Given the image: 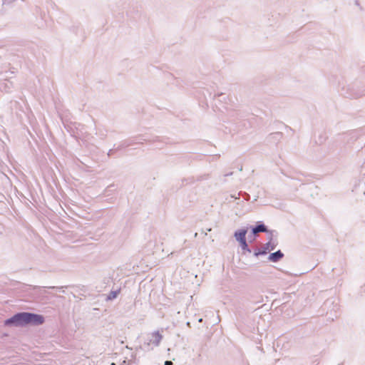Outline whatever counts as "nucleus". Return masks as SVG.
<instances>
[{
    "label": "nucleus",
    "mask_w": 365,
    "mask_h": 365,
    "mask_svg": "<svg viewBox=\"0 0 365 365\" xmlns=\"http://www.w3.org/2000/svg\"><path fill=\"white\" fill-rule=\"evenodd\" d=\"M260 232H267V228L264 225H259L252 229V232L257 234Z\"/></svg>",
    "instance_id": "4"
},
{
    "label": "nucleus",
    "mask_w": 365,
    "mask_h": 365,
    "mask_svg": "<svg viewBox=\"0 0 365 365\" xmlns=\"http://www.w3.org/2000/svg\"><path fill=\"white\" fill-rule=\"evenodd\" d=\"M110 365H115V363H112Z\"/></svg>",
    "instance_id": "9"
},
{
    "label": "nucleus",
    "mask_w": 365,
    "mask_h": 365,
    "mask_svg": "<svg viewBox=\"0 0 365 365\" xmlns=\"http://www.w3.org/2000/svg\"><path fill=\"white\" fill-rule=\"evenodd\" d=\"M240 244H241L242 248L243 250H247L248 245L247 244L246 240L242 241V242H241Z\"/></svg>",
    "instance_id": "6"
},
{
    "label": "nucleus",
    "mask_w": 365,
    "mask_h": 365,
    "mask_svg": "<svg viewBox=\"0 0 365 365\" xmlns=\"http://www.w3.org/2000/svg\"><path fill=\"white\" fill-rule=\"evenodd\" d=\"M153 337L155 339V341L157 344H159L160 341H161L162 338H163V336L162 334L160 333V331H155L153 333Z\"/></svg>",
    "instance_id": "5"
},
{
    "label": "nucleus",
    "mask_w": 365,
    "mask_h": 365,
    "mask_svg": "<svg viewBox=\"0 0 365 365\" xmlns=\"http://www.w3.org/2000/svg\"><path fill=\"white\" fill-rule=\"evenodd\" d=\"M44 322L43 317L41 315L29 314V313H20L14 315L13 317L5 321V324H14L16 326H23L27 324H32L35 325L41 324Z\"/></svg>",
    "instance_id": "1"
},
{
    "label": "nucleus",
    "mask_w": 365,
    "mask_h": 365,
    "mask_svg": "<svg viewBox=\"0 0 365 365\" xmlns=\"http://www.w3.org/2000/svg\"><path fill=\"white\" fill-rule=\"evenodd\" d=\"M172 362L170 361H166L165 363V365H172Z\"/></svg>",
    "instance_id": "8"
},
{
    "label": "nucleus",
    "mask_w": 365,
    "mask_h": 365,
    "mask_svg": "<svg viewBox=\"0 0 365 365\" xmlns=\"http://www.w3.org/2000/svg\"><path fill=\"white\" fill-rule=\"evenodd\" d=\"M118 293V292H111L110 296L109 297V299H111L115 298L117 297Z\"/></svg>",
    "instance_id": "7"
},
{
    "label": "nucleus",
    "mask_w": 365,
    "mask_h": 365,
    "mask_svg": "<svg viewBox=\"0 0 365 365\" xmlns=\"http://www.w3.org/2000/svg\"><path fill=\"white\" fill-rule=\"evenodd\" d=\"M246 233H247L246 230H240L238 232H237L235 233V237H236L237 240L239 241L240 242L245 240H246V238H245Z\"/></svg>",
    "instance_id": "3"
},
{
    "label": "nucleus",
    "mask_w": 365,
    "mask_h": 365,
    "mask_svg": "<svg viewBox=\"0 0 365 365\" xmlns=\"http://www.w3.org/2000/svg\"><path fill=\"white\" fill-rule=\"evenodd\" d=\"M283 256H284L283 253L279 250L277 252L272 253L269 257V259L272 262H277L280 259H282L283 257Z\"/></svg>",
    "instance_id": "2"
}]
</instances>
